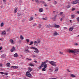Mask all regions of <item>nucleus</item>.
<instances>
[{"mask_svg": "<svg viewBox=\"0 0 79 79\" xmlns=\"http://www.w3.org/2000/svg\"><path fill=\"white\" fill-rule=\"evenodd\" d=\"M49 63L50 64H51V65L53 66H56V62H55L53 61H49Z\"/></svg>", "mask_w": 79, "mask_h": 79, "instance_id": "obj_1", "label": "nucleus"}, {"mask_svg": "<svg viewBox=\"0 0 79 79\" xmlns=\"http://www.w3.org/2000/svg\"><path fill=\"white\" fill-rule=\"evenodd\" d=\"M48 60H46L44 62H43L42 63V64L44 65V68H47V64H46L47 62H48Z\"/></svg>", "mask_w": 79, "mask_h": 79, "instance_id": "obj_2", "label": "nucleus"}, {"mask_svg": "<svg viewBox=\"0 0 79 79\" xmlns=\"http://www.w3.org/2000/svg\"><path fill=\"white\" fill-rule=\"evenodd\" d=\"M31 48H33V49H34L35 50V51H34L35 53H39V50L37 48L34 47H32Z\"/></svg>", "mask_w": 79, "mask_h": 79, "instance_id": "obj_3", "label": "nucleus"}, {"mask_svg": "<svg viewBox=\"0 0 79 79\" xmlns=\"http://www.w3.org/2000/svg\"><path fill=\"white\" fill-rule=\"evenodd\" d=\"M26 74V76H27V77H32V75L29 72H27Z\"/></svg>", "mask_w": 79, "mask_h": 79, "instance_id": "obj_4", "label": "nucleus"}, {"mask_svg": "<svg viewBox=\"0 0 79 79\" xmlns=\"http://www.w3.org/2000/svg\"><path fill=\"white\" fill-rule=\"evenodd\" d=\"M79 3V0H75L71 2L72 4H76Z\"/></svg>", "mask_w": 79, "mask_h": 79, "instance_id": "obj_5", "label": "nucleus"}, {"mask_svg": "<svg viewBox=\"0 0 79 79\" xmlns=\"http://www.w3.org/2000/svg\"><path fill=\"white\" fill-rule=\"evenodd\" d=\"M56 18H57V15H56L52 17V19L53 21H55L56 20Z\"/></svg>", "mask_w": 79, "mask_h": 79, "instance_id": "obj_6", "label": "nucleus"}, {"mask_svg": "<svg viewBox=\"0 0 79 79\" xmlns=\"http://www.w3.org/2000/svg\"><path fill=\"white\" fill-rule=\"evenodd\" d=\"M75 51L73 50H69L67 51L69 53H75Z\"/></svg>", "mask_w": 79, "mask_h": 79, "instance_id": "obj_7", "label": "nucleus"}, {"mask_svg": "<svg viewBox=\"0 0 79 79\" xmlns=\"http://www.w3.org/2000/svg\"><path fill=\"white\" fill-rule=\"evenodd\" d=\"M52 27H56V28H58V27H60V26L59 25H57L56 24H55L54 25V26H52Z\"/></svg>", "mask_w": 79, "mask_h": 79, "instance_id": "obj_8", "label": "nucleus"}, {"mask_svg": "<svg viewBox=\"0 0 79 79\" xmlns=\"http://www.w3.org/2000/svg\"><path fill=\"white\" fill-rule=\"evenodd\" d=\"M18 8L17 7H16L15 9V10L14 11V13H16V12L18 11Z\"/></svg>", "mask_w": 79, "mask_h": 79, "instance_id": "obj_9", "label": "nucleus"}, {"mask_svg": "<svg viewBox=\"0 0 79 79\" xmlns=\"http://www.w3.org/2000/svg\"><path fill=\"white\" fill-rule=\"evenodd\" d=\"M60 15L62 17H63V18H64V17H65V16L63 14V12H61L60 13Z\"/></svg>", "mask_w": 79, "mask_h": 79, "instance_id": "obj_10", "label": "nucleus"}, {"mask_svg": "<svg viewBox=\"0 0 79 79\" xmlns=\"http://www.w3.org/2000/svg\"><path fill=\"white\" fill-rule=\"evenodd\" d=\"M9 42H10V43H11L12 44H15V41H14L12 39H10L9 40Z\"/></svg>", "mask_w": 79, "mask_h": 79, "instance_id": "obj_11", "label": "nucleus"}, {"mask_svg": "<svg viewBox=\"0 0 79 79\" xmlns=\"http://www.w3.org/2000/svg\"><path fill=\"white\" fill-rule=\"evenodd\" d=\"M38 44H39V43L37 42V41H35L34 42V45H36V46L38 45Z\"/></svg>", "mask_w": 79, "mask_h": 79, "instance_id": "obj_12", "label": "nucleus"}, {"mask_svg": "<svg viewBox=\"0 0 79 79\" xmlns=\"http://www.w3.org/2000/svg\"><path fill=\"white\" fill-rule=\"evenodd\" d=\"M11 68H13V69H17L18 68L17 66H12L11 67Z\"/></svg>", "mask_w": 79, "mask_h": 79, "instance_id": "obj_13", "label": "nucleus"}, {"mask_svg": "<svg viewBox=\"0 0 79 79\" xmlns=\"http://www.w3.org/2000/svg\"><path fill=\"white\" fill-rule=\"evenodd\" d=\"M28 69L29 72H31V71H32V69L30 67L28 68Z\"/></svg>", "mask_w": 79, "mask_h": 79, "instance_id": "obj_14", "label": "nucleus"}, {"mask_svg": "<svg viewBox=\"0 0 79 79\" xmlns=\"http://www.w3.org/2000/svg\"><path fill=\"white\" fill-rule=\"evenodd\" d=\"M73 29H74V27H71L69 29V31H70V32L72 31H73Z\"/></svg>", "mask_w": 79, "mask_h": 79, "instance_id": "obj_15", "label": "nucleus"}, {"mask_svg": "<svg viewBox=\"0 0 79 79\" xmlns=\"http://www.w3.org/2000/svg\"><path fill=\"white\" fill-rule=\"evenodd\" d=\"M52 27V26L51 25H48L46 27V28H50V27Z\"/></svg>", "mask_w": 79, "mask_h": 79, "instance_id": "obj_16", "label": "nucleus"}, {"mask_svg": "<svg viewBox=\"0 0 79 79\" xmlns=\"http://www.w3.org/2000/svg\"><path fill=\"white\" fill-rule=\"evenodd\" d=\"M15 50V47H12V49L10 50V52H13L14 50Z\"/></svg>", "mask_w": 79, "mask_h": 79, "instance_id": "obj_17", "label": "nucleus"}, {"mask_svg": "<svg viewBox=\"0 0 79 79\" xmlns=\"http://www.w3.org/2000/svg\"><path fill=\"white\" fill-rule=\"evenodd\" d=\"M59 35V34L58 33L56 32H55L53 34V35Z\"/></svg>", "mask_w": 79, "mask_h": 79, "instance_id": "obj_18", "label": "nucleus"}, {"mask_svg": "<svg viewBox=\"0 0 79 79\" xmlns=\"http://www.w3.org/2000/svg\"><path fill=\"white\" fill-rule=\"evenodd\" d=\"M2 35H6V31H3L2 32Z\"/></svg>", "mask_w": 79, "mask_h": 79, "instance_id": "obj_19", "label": "nucleus"}, {"mask_svg": "<svg viewBox=\"0 0 79 79\" xmlns=\"http://www.w3.org/2000/svg\"><path fill=\"white\" fill-rule=\"evenodd\" d=\"M44 65H43L42 64L41 66H40V67H38V69H41V68H42V67H44Z\"/></svg>", "mask_w": 79, "mask_h": 79, "instance_id": "obj_20", "label": "nucleus"}, {"mask_svg": "<svg viewBox=\"0 0 79 79\" xmlns=\"http://www.w3.org/2000/svg\"><path fill=\"white\" fill-rule=\"evenodd\" d=\"M20 39L21 40H23L24 39V37H23L22 35H20Z\"/></svg>", "mask_w": 79, "mask_h": 79, "instance_id": "obj_21", "label": "nucleus"}, {"mask_svg": "<svg viewBox=\"0 0 79 79\" xmlns=\"http://www.w3.org/2000/svg\"><path fill=\"white\" fill-rule=\"evenodd\" d=\"M43 11V9L42 8H40L39 9V12H40V13H41V12H42Z\"/></svg>", "mask_w": 79, "mask_h": 79, "instance_id": "obj_22", "label": "nucleus"}, {"mask_svg": "<svg viewBox=\"0 0 79 79\" xmlns=\"http://www.w3.org/2000/svg\"><path fill=\"white\" fill-rule=\"evenodd\" d=\"M6 56L5 55H2L1 56V57L2 58H5Z\"/></svg>", "mask_w": 79, "mask_h": 79, "instance_id": "obj_23", "label": "nucleus"}, {"mask_svg": "<svg viewBox=\"0 0 79 79\" xmlns=\"http://www.w3.org/2000/svg\"><path fill=\"white\" fill-rule=\"evenodd\" d=\"M37 42L38 43V44L40 43V39H37Z\"/></svg>", "mask_w": 79, "mask_h": 79, "instance_id": "obj_24", "label": "nucleus"}, {"mask_svg": "<svg viewBox=\"0 0 79 79\" xmlns=\"http://www.w3.org/2000/svg\"><path fill=\"white\" fill-rule=\"evenodd\" d=\"M6 65L8 67H10V63H8L6 64Z\"/></svg>", "mask_w": 79, "mask_h": 79, "instance_id": "obj_25", "label": "nucleus"}, {"mask_svg": "<svg viewBox=\"0 0 79 79\" xmlns=\"http://www.w3.org/2000/svg\"><path fill=\"white\" fill-rule=\"evenodd\" d=\"M25 51L26 53H29V52H30L29 50L28 49H25Z\"/></svg>", "mask_w": 79, "mask_h": 79, "instance_id": "obj_26", "label": "nucleus"}, {"mask_svg": "<svg viewBox=\"0 0 79 79\" xmlns=\"http://www.w3.org/2000/svg\"><path fill=\"white\" fill-rule=\"evenodd\" d=\"M33 44H34V42L33 41H31L29 44V45H32Z\"/></svg>", "mask_w": 79, "mask_h": 79, "instance_id": "obj_27", "label": "nucleus"}, {"mask_svg": "<svg viewBox=\"0 0 79 79\" xmlns=\"http://www.w3.org/2000/svg\"><path fill=\"white\" fill-rule=\"evenodd\" d=\"M75 53H77V54H79V50L75 51Z\"/></svg>", "mask_w": 79, "mask_h": 79, "instance_id": "obj_28", "label": "nucleus"}, {"mask_svg": "<svg viewBox=\"0 0 79 79\" xmlns=\"http://www.w3.org/2000/svg\"><path fill=\"white\" fill-rule=\"evenodd\" d=\"M14 57H17L18 56V54L16 53L14 55Z\"/></svg>", "mask_w": 79, "mask_h": 79, "instance_id": "obj_29", "label": "nucleus"}, {"mask_svg": "<svg viewBox=\"0 0 79 79\" xmlns=\"http://www.w3.org/2000/svg\"><path fill=\"white\" fill-rule=\"evenodd\" d=\"M40 3H42L43 4H44V5H45V2L44 1H41Z\"/></svg>", "mask_w": 79, "mask_h": 79, "instance_id": "obj_30", "label": "nucleus"}, {"mask_svg": "<svg viewBox=\"0 0 79 79\" xmlns=\"http://www.w3.org/2000/svg\"><path fill=\"white\" fill-rule=\"evenodd\" d=\"M71 77H76V76L73 74H71Z\"/></svg>", "mask_w": 79, "mask_h": 79, "instance_id": "obj_31", "label": "nucleus"}, {"mask_svg": "<svg viewBox=\"0 0 79 79\" xmlns=\"http://www.w3.org/2000/svg\"><path fill=\"white\" fill-rule=\"evenodd\" d=\"M42 71H46V69H45V68H43L42 69Z\"/></svg>", "mask_w": 79, "mask_h": 79, "instance_id": "obj_32", "label": "nucleus"}, {"mask_svg": "<svg viewBox=\"0 0 79 79\" xmlns=\"http://www.w3.org/2000/svg\"><path fill=\"white\" fill-rule=\"evenodd\" d=\"M3 25H4V23H1V27H3Z\"/></svg>", "mask_w": 79, "mask_h": 79, "instance_id": "obj_33", "label": "nucleus"}, {"mask_svg": "<svg viewBox=\"0 0 79 79\" xmlns=\"http://www.w3.org/2000/svg\"><path fill=\"white\" fill-rule=\"evenodd\" d=\"M35 1L37 3H39V0H35Z\"/></svg>", "mask_w": 79, "mask_h": 79, "instance_id": "obj_34", "label": "nucleus"}, {"mask_svg": "<svg viewBox=\"0 0 79 79\" xmlns=\"http://www.w3.org/2000/svg\"><path fill=\"white\" fill-rule=\"evenodd\" d=\"M30 66H34V64H32V63H30L29 64Z\"/></svg>", "mask_w": 79, "mask_h": 79, "instance_id": "obj_35", "label": "nucleus"}, {"mask_svg": "<svg viewBox=\"0 0 79 79\" xmlns=\"http://www.w3.org/2000/svg\"><path fill=\"white\" fill-rule=\"evenodd\" d=\"M53 3L54 5H56L57 4V2L56 1H54Z\"/></svg>", "mask_w": 79, "mask_h": 79, "instance_id": "obj_36", "label": "nucleus"}, {"mask_svg": "<svg viewBox=\"0 0 79 79\" xmlns=\"http://www.w3.org/2000/svg\"><path fill=\"white\" fill-rule=\"evenodd\" d=\"M71 17L72 18V19H73L74 18V15H71Z\"/></svg>", "mask_w": 79, "mask_h": 79, "instance_id": "obj_37", "label": "nucleus"}, {"mask_svg": "<svg viewBox=\"0 0 79 79\" xmlns=\"http://www.w3.org/2000/svg\"><path fill=\"white\" fill-rule=\"evenodd\" d=\"M38 27H39V28H40V27H41V25H40V24H39V26H38Z\"/></svg>", "mask_w": 79, "mask_h": 79, "instance_id": "obj_38", "label": "nucleus"}, {"mask_svg": "<svg viewBox=\"0 0 79 79\" xmlns=\"http://www.w3.org/2000/svg\"><path fill=\"white\" fill-rule=\"evenodd\" d=\"M26 40V41H27V43H28V42H29V40L28 39H27Z\"/></svg>", "mask_w": 79, "mask_h": 79, "instance_id": "obj_39", "label": "nucleus"}, {"mask_svg": "<svg viewBox=\"0 0 79 79\" xmlns=\"http://www.w3.org/2000/svg\"><path fill=\"white\" fill-rule=\"evenodd\" d=\"M58 68H56L55 69V71H58Z\"/></svg>", "mask_w": 79, "mask_h": 79, "instance_id": "obj_40", "label": "nucleus"}, {"mask_svg": "<svg viewBox=\"0 0 79 79\" xmlns=\"http://www.w3.org/2000/svg\"><path fill=\"white\" fill-rule=\"evenodd\" d=\"M70 5H68L67 6V8H70Z\"/></svg>", "mask_w": 79, "mask_h": 79, "instance_id": "obj_41", "label": "nucleus"}, {"mask_svg": "<svg viewBox=\"0 0 79 79\" xmlns=\"http://www.w3.org/2000/svg\"><path fill=\"white\" fill-rule=\"evenodd\" d=\"M33 19V18L31 17L30 18V21H32Z\"/></svg>", "mask_w": 79, "mask_h": 79, "instance_id": "obj_42", "label": "nucleus"}, {"mask_svg": "<svg viewBox=\"0 0 79 79\" xmlns=\"http://www.w3.org/2000/svg\"><path fill=\"white\" fill-rule=\"evenodd\" d=\"M3 2H4V3H6V0H3Z\"/></svg>", "mask_w": 79, "mask_h": 79, "instance_id": "obj_43", "label": "nucleus"}, {"mask_svg": "<svg viewBox=\"0 0 79 79\" xmlns=\"http://www.w3.org/2000/svg\"><path fill=\"white\" fill-rule=\"evenodd\" d=\"M77 21L78 22H79V17L77 18Z\"/></svg>", "mask_w": 79, "mask_h": 79, "instance_id": "obj_44", "label": "nucleus"}, {"mask_svg": "<svg viewBox=\"0 0 79 79\" xmlns=\"http://www.w3.org/2000/svg\"><path fill=\"white\" fill-rule=\"evenodd\" d=\"M36 25H37V24H36V23H35L34 24H33V27H34V26H36Z\"/></svg>", "mask_w": 79, "mask_h": 79, "instance_id": "obj_45", "label": "nucleus"}, {"mask_svg": "<svg viewBox=\"0 0 79 79\" xmlns=\"http://www.w3.org/2000/svg\"><path fill=\"white\" fill-rule=\"evenodd\" d=\"M43 20H47V18H45L42 19Z\"/></svg>", "mask_w": 79, "mask_h": 79, "instance_id": "obj_46", "label": "nucleus"}, {"mask_svg": "<svg viewBox=\"0 0 79 79\" xmlns=\"http://www.w3.org/2000/svg\"><path fill=\"white\" fill-rule=\"evenodd\" d=\"M18 15H19V16H21V13H18Z\"/></svg>", "mask_w": 79, "mask_h": 79, "instance_id": "obj_47", "label": "nucleus"}, {"mask_svg": "<svg viewBox=\"0 0 79 79\" xmlns=\"http://www.w3.org/2000/svg\"><path fill=\"white\" fill-rule=\"evenodd\" d=\"M75 8H73L72 9V11H74V10H75Z\"/></svg>", "mask_w": 79, "mask_h": 79, "instance_id": "obj_48", "label": "nucleus"}, {"mask_svg": "<svg viewBox=\"0 0 79 79\" xmlns=\"http://www.w3.org/2000/svg\"><path fill=\"white\" fill-rule=\"evenodd\" d=\"M50 7H51L52 8L53 7V5H50Z\"/></svg>", "mask_w": 79, "mask_h": 79, "instance_id": "obj_49", "label": "nucleus"}, {"mask_svg": "<svg viewBox=\"0 0 79 79\" xmlns=\"http://www.w3.org/2000/svg\"><path fill=\"white\" fill-rule=\"evenodd\" d=\"M59 53H60V54H61V55L63 54V52H60Z\"/></svg>", "mask_w": 79, "mask_h": 79, "instance_id": "obj_50", "label": "nucleus"}, {"mask_svg": "<svg viewBox=\"0 0 79 79\" xmlns=\"http://www.w3.org/2000/svg\"><path fill=\"white\" fill-rule=\"evenodd\" d=\"M63 19V17L60 19V21H62Z\"/></svg>", "mask_w": 79, "mask_h": 79, "instance_id": "obj_51", "label": "nucleus"}, {"mask_svg": "<svg viewBox=\"0 0 79 79\" xmlns=\"http://www.w3.org/2000/svg\"><path fill=\"white\" fill-rule=\"evenodd\" d=\"M2 48H3V47H2V46L1 47H0V50H2Z\"/></svg>", "mask_w": 79, "mask_h": 79, "instance_id": "obj_52", "label": "nucleus"}, {"mask_svg": "<svg viewBox=\"0 0 79 79\" xmlns=\"http://www.w3.org/2000/svg\"><path fill=\"white\" fill-rule=\"evenodd\" d=\"M64 30L65 29H67V27H64Z\"/></svg>", "mask_w": 79, "mask_h": 79, "instance_id": "obj_53", "label": "nucleus"}, {"mask_svg": "<svg viewBox=\"0 0 79 79\" xmlns=\"http://www.w3.org/2000/svg\"><path fill=\"white\" fill-rule=\"evenodd\" d=\"M48 6V5H47V4H44V6Z\"/></svg>", "mask_w": 79, "mask_h": 79, "instance_id": "obj_54", "label": "nucleus"}, {"mask_svg": "<svg viewBox=\"0 0 79 79\" xmlns=\"http://www.w3.org/2000/svg\"><path fill=\"white\" fill-rule=\"evenodd\" d=\"M76 13H77V14H79V11H77V12H76Z\"/></svg>", "mask_w": 79, "mask_h": 79, "instance_id": "obj_55", "label": "nucleus"}, {"mask_svg": "<svg viewBox=\"0 0 79 79\" xmlns=\"http://www.w3.org/2000/svg\"><path fill=\"white\" fill-rule=\"evenodd\" d=\"M0 73H1V74H5V73L2 72H0Z\"/></svg>", "mask_w": 79, "mask_h": 79, "instance_id": "obj_56", "label": "nucleus"}, {"mask_svg": "<svg viewBox=\"0 0 79 79\" xmlns=\"http://www.w3.org/2000/svg\"><path fill=\"white\" fill-rule=\"evenodd\" d=\"M0 66H2V64H0Z\"/></svg>", "mask_w": 79, "mask_h": 79, "instance_id": "obj_57", "label": "nucleus"}, {"mask_svg": "<svg viewBox=\"0 0 79 79\" xmlns=\"http://www.w3.org/2000/svg\"><path fill=\"white\" fill-rule=\"evenodd\" d=\"M5 74L6 75H8V73H5Z\"/></svg>", "mask_w": 79, "mask_h": 79, "instance_id": "obj_58", "label": "nucleus"}, {"mask_svg": "<svg viewBox=\"0 0 79 79\" xmlns=\"http://www.w3.org/2000/svg\"><path fill=\"white\" fill-rule=\"evenodd\" d=\"M35 63H37V60H35L34 61Z\"/></svg>", "mask_w": 79, "mask_h": 79, "instance_id": "obj_59", "label": "nucleus"}, {"mask_svg": "<svg viewBox=\"0 0 79 79\" xmlns=\"http://www.w3.org/2000/svg\"><path fill=\"white\" fill-rule=\"evenodd\" d=\"M28 60H29V61H31V59H28Z\"/></svg>", "mask_w": 79, "mask_h": 79, "instance_id": "obj_60", "label": "nucleus"}, {"mask_svg": "<svg viewBox=\"0 0 79 79\" xmlns=\"http://www.w3.org/2000/svg\"><path fill=\"white\" fill-rule=\"evenodd\" d=\"M67 71H68V72H70V71H69V69H67Z\"/></svg>", "mask_w": 79, "mask_h": 79, "instance_id": "obj_61", "label": "nucleus"}, {"mask_svg": "<svg viewBox=\"0 0 79 79\" xmlns=\"http://www.w3.org/2000/svg\"><path fill=\"white\" fill-rule=\"evenodd\" d=\"M72 21V20H70V23H71Z\"/></svg>", "mask_w": 79, "mask_h": 79, "instance_id": "obj_62", "label": "nucleus"}, {"mask_svg": "<svg viewBox=\"0 0 79 79\" xmlns=\"http://www.w3.org/2000/svg\"><path fill=\"white\" fill-rule=\"evenodd\" d=\"M57 78H52V79H56Z\"/></svg>", "mask_w": 79, "mask_h": 79, "instance_id": "obj_63", "label": "nucleus"}, {"mask_svg": "<svg viewBox=\"0 0 79 79\" xmlns=\"http://www.w3.org/2000/svg\"><path fill=\"white\" fill-rule=\"evenodd\" d=\"M77 37H79V35H78Z\"/></svg>", "mask_w": 79, "mask_h": 79, "instance_id": "obj_64", "label": "nucleus"}]
</instances>
